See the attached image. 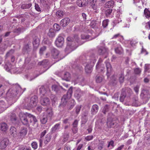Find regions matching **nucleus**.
Segmentation results:
<instances>
[{"mask_svg": "<svg viewBox=\"0 0 150 150\" xmlns=\"http://www.w3.org/2000/svg\"><path fill=\"white\" fill-rule=\"evenodd\" d=\"M10 133L12 136L13 137H15L17 134V132L16 131V129L13 127H11L10 129Z\"/></svg>", "mask_w": 150, "mask_h": 150, "instance_id": "c756f323", "label": "nucleus"}, {"mask_svg": "<svg viewBox=\"0 0 150 150\" xmlns=\"http://www.w3.org/2000/svg\"><path fill=\"white\" fill-rule=\"evenodd\" d=\"M72 130L74 134H76L77 133L78 130L77 127H72Z\"/></svg>", "mask_w": 150, "mask_h": 150, "instance_id": "774afa93", "label": "nucleus"}, {"mask_svg": "<svg viewBox=\"0 0 150 150\" xmlns=\"http://www.w3.org/2000/svg\"><path fill=\"white\" fill-rule=\"evenodd\" d=\"M28 113H23L22 112L20 113L19 116L20 119L23 124L24 125H27L28 124V121L27 119Z\"/></svg>", "mask_w": 150, "mask_h": 150, "instance_id": "39448f33", "label": "nucleus"}, {"mask_svg": "<svg viewBox=\"0 0 150 150\" xmlns=\"http://www.w3.org/2000/svg\"><path fill=\"white\" fill-rule=\"evenodd\" d=\"M72 67L73 68H74L76 69H78L79 70L81 71L82 69V68L81 66H78V65L75 64H73Z\"/></svg>", "mask_w": 150, "mask_h": 150, "instance_id": "603ef678", "label": "nucleus"}, {"mask_svg": "<svg viewBox=\"0 0 150 150\" xmlns=\"http://www.w3.org/2000/svg\"><path fill=\"white\" fill-rule=\"evenodd\" d=\"M32 6V4H23L21 6V8L23 9H26L30 8Z\"/></svg>", "mask_w": 150, "mask_h": 150, "instance_id": "4c0bfd02", "label": "nucleus"}, {"mask_svg": "<svg viewBox=\"0 0 150 150\" xmlns=\"http://www.w3.org/2000/svg\"><path fill=\"white\" fill-rule=\"evenodd\" d=\"M88 119L85 115L82 117L81 119V125L85 124L87 121Z\"/></svg>", "mask_w": 150, "mask_h": 150, "instance_id": "58836bf2", "label": "nucleus"}, {"mask_svg": "<svg viewBox=\"0 0 150 150\" xmlns=\"http://www.w3.org/2000/svg\"><path fill=\"white\" fill-rule=\"evenodd\" d=\"M126 96V94L125 92H123L121 93L120 100V102H123L124 101V100Z\"/></svg>", "mask_w": 150, "mask_h": 150, "instance_id": "79ce46f5", "label": "nucleus"}, {"mask_svg": "<svg viewBox=\"0 0 150 150\" xmlns=\"http://www.w3.org/2000/svg\"><path fill=\"white\" fill-rule=\"evenodd\" d=\"M98 58V57L95 56V54H93L90 56H87L86 57V63H89L94 66Z\"/></svg>", "mask_w": 150, "mask_h": 150, "instance_id": "20e7f679", "label": "nucleus"}, {"mask_svg": "<svg viewBox=\"0 0 150 150\" xmlns=\"http://www.w3.org/2000/svg\"><path fill=\"white\" fill-rule=\"evenodd\" d=\"M59 53V51L55 48H52L51 50V53L52 56L54 59L58 58Z\"/></svg>", "mask_w": 150, "mask_h": 150, "instance_id": "f8f14e48", "label": "nucleus"}, {"mask_svg": "<svg viewBox=\"0 0 150 150\" xmlns=\"http://www.w3.org/2000/svg\"><path fill=\"white\" fill-rule=\"evenodd\" d=\"M103 78L100 76H97L96 78V81L97 83H100L102 82Z\"/></svg>", "mask_w": 150, "mask_h": 150, "instance_id": "864d4df0", "label": "nucleus"}, {"mask_svg": "<svg viewBox=\"0 0 150 150\" xmlns=\"http://www.w3.org/2000/svg\"><path fill=\"white\" fill-rule=\"evenodd\" d=\"M81 105H77L75 107V112H76V114H78L79 112L81 110Z\"/></svg>", "mask_w": 150, "mask_h": 150, "instance_id": "8fccbe9b", "label": "nucleus"}, {"mask_svg": "<svg viewBox=\"0 0 150 150\" xmlns=\"http://www.w3.org/2000/svg\"><path fill=\"white\" fill-rule=\"evenodd\" d=\"M41 123L42 124H45L47 121V118L46 116H43L41 117L40 119Z\"/></svg>", "mask_w": 150, "mask_h": 150, "instance_id": "49530a36", "label": "nucleus"}, {"mask_svg": "<svg viewBox=\"0 0 150 150\" xmlns=\"http://www.w3.org/2000/svg\"><path fill=\"white\" fill-rule=\"evenodd\" d=\"M39 90L41 95L42 96H47L49 95L50 92V90L48 87H45L43 86L40 87Z\"/></svg>", "mask_w": 150, "mask_h": 150, "instance_id": "6e6552de", "label": "nucleus"}, {"mask_svg": "<svg viewBox=\"0 0 150 150\" xmlns=\"http://www.w3.org/2000/svg\"><path fill=\"white\" fill-rule=\"evenodd\" d=\"M49 64V62L47 59H45L41 62H39L38 64L40 65H42L44 67H46Z\"/></svg>", "mask_w": 150, "mask_h": 150, "instance_id": "2f4dec72", "label": "nucleus"}, {"mask_svg": "<svg viewBox=\"0 0 150 150\" xmlns=\"http://www.w3.org/2000/svg\"><path fill=\"white\" fill-rule=\"evenodd\" d=\"M11 120L12 121H16V115L14 114H12L11 116Z\"/></svg>", "mask_w": 150, "mask_h": 150, "instance_id": "052dcab7", "label": "nucleus"}, {"mask_svg": "<svg viewBox=\"0 0 150 150\" xmlns=\"http://www.w3.org/2000/svg\"><path fill=\"white\" fill-rule=\"evenodd\" d=\"M60 123H57L51 129V132L52 133H54L57 130L60 128Z\"/></svg>", "mask_w": 150, "mask_h": 150, "instance_id": "cd10ccee", "label": "nucleus"}, {"mask_svg": "<svg viewBox=\"0 0 150 150\" xmlns=\"http://www.w3.org/2000/svg\"><path fill=\"white\" fill-rule=\"evenodd\" d=\"M27 115L28 117L30 118V121L31 122H33L35 124L37 122V120L34 116L29 113Z\"/></svg>", "mask_w": 150, "mask_h": 150, "instance_id": "c85d7f7f", "label": "nucleus"}, {"mask_svg": "<svg viewBox=\"0 0 150 150\" xmlns=\"http://www.w3.org/2000/svg\"><path fill=\"white\" fill-rule=\"evenodd\" d=\"M145 28L146 29L150 30V20L146 23Z\"/></svg>", "mask_w": 150, "mask_h": 150, "instance_id": "338daca9", "label": "nucleus"}, {"mask_svg": "<svg viewBox=\"0 0 150 150\" xmlns=\"http://www.w3.org/2000/svg\"><path fill=\"white\" fill-rule=\"evenodd\" d=\"M54 27L56 31H58L60 30V26L57 23H55L54 24Z\"/></svg>", "mask_w": 150, "mask_h": 150, "instance_id": "13d9d810", "label": "nucleus"}, {"mask_svg": "<svg viewBox=\"0 0 150 150\" xmlns=\"http://www.w3.org/2000/svg\"><path fill=\"white\" fill-rule=\"evenodd\" d=\"M34 50H36L38 47L39 45V40L38 38H34L33 42Z\"/></svg>", "mask_w": 150, "mask_h": 150, "instance_id": "412c9836", "label": "nucleus"}, {"mask_svg": "<svg viewBox=\"0 0 150 150\" xmlns=\"http://www.w3.org/2000/svg\"><path fill=\"white\" fill-rule=\"evenodd\" d=\"M109 21L108 19H106L103 21L102 22V25L103 28H106L107 26Z\"/></svg>", "mask_w": 150, "mask_h": 150, "instance_id": "de8ad7c7", "label": "nucleus"}, {"mask_svg": "<svg viewBox=\"0 0 150 150\" xmlns=\"http://www.w3.org/2000/svg\"><path fill=\"white\" fill-rule=\"evenodd\" d=\"M117 38H120V40H122L123 39V37L122 36L120 35V34L119 33L114 35L113 37L112 38V39H116Z\"/></svg>", "mask_w": 150, "mask_h": 150, "instance_id": "3c124183", "label": "nucleus"}, {"mask_svg": "<svg viewBox=\"0 0 150 150\" xmlns=\"http://www.w3.org/2000/svg\"><path fill=\"white\" fill-rule=\"evenodd\" d=\"M40 101L41 104L43 106H47L50 103L49 99L47 97L43 98L41 97Z\"/></svg>", "mask_w": 150, "mask_h": 150, "instance_id": "4468645a", "label": "nucleus"}, {"mask_svg": "<svg viewBox=\"0 0 150 150\" xmlns=\"http://www.w3.org/2000/svg\"><path fill=\"white\" fill-rule=\"evenodd\" d=\"M112 9L110 8L106 10L105 13V16L107 17H110L112 12Z\"/></svg>", "mask_w": 150, "mask_h": 150, "instance_id": "f704fd0d", "label": "nucleus"}, {"mask_svg": "<svg viewBox=\"0 0 150 150\" xmlns=\"http://www.w3.org/2000/svg\"><path fill=\"white\" fill-rule=\"evenodd\" d=\"M47 132L46 130H45L43 132H42L40 135V138L39 139V142L40 143V146H41L42 145L43 142V139H42V137H43Z\"/></svg>", "mask_w": 150, "mask_h": 150, "instance_id": "bb28decb", "label": "nucleus"}, {"mask_svg": "<svg viewBox=\"0 0 150 150\" xmlns=\"http://www.w3.org/2000/svg\"><path fill=\"white\" fill-rule=\"evenodd\" d=\"M73 40V39L70 37H69L67 38V41L69 42L67 43V47H72L73 46L72 45L73 44V42L72 41Z\"/></svg>", "mask_w": 150, "mask_h": 150, "instance_id": "473e14b6", "label": "nucleus"}, {"mask_svg": "<svg viewBox=\"0 0 150 150\" xmlns=\"http://www.w3.org/2000/svg\"><path fill=\"white\" fill-rule=\"evenodd\" d=\"M91 6L94 10H96L97 7L96 4L97 0H89Z\"/></svg>", "mask_w": 150, "mask_h": 150, "instance_id": "b1692460", "label": "nucleus"}, {"mask_svg": "<svg viewBox=\"0 0 150 150\" xmlns=\"http://www.w3.org/2000/svg\"><path fill=\"white\" fill-rule=\"evenodd\" d=\"M46 48L45 46H43L40 48V53L41 54H43V52L45 51L46 50Z\"/></svg>", "mask_w": 150, "mask_h": 150, "instance_id": "69168bd1", "label": "nucleus"}, {"mask_svg": "<svg viewBox=\"0 0 150 150\" xmlns=\"http://www.w3.org/2000/svg\"><path fill=\"white\" fill-rule=\"evenodd\" d=\"M107 127L108 128H114L117 125V123L114 120H112L110 118L107 119Z\"/></svg>", "mask_w": 150, "mask_h": 150, "instance_id": "9b49d317", "label": "nucleus"}, {"mask_svg": "<svg viewBox=\"0 0 150 150\" xmlns=\"http://www.w3.org/2000/svg\"><path fill=\"white\" fill-rule=\"evenodd\" d=\"M141 72V70L139 68H137L134 69V72L136 74L140 75Z\"/></svg>", "mask_w": 150, "mask_h": 150, "instance_id": "6e6d98bb", "label": "nucleus"}, {"mask_svg": "<svg viewBox=\"0 0 150 150\" xmlns=\"http://www.w3.org/2000/svg\"><path fill=\"white\" fill-rule=\"evenodd\" d=\"M87 64L85 67V71L87 73H90L92 71V68L94 66L89 63H87Z\"/></svg>", "mask_w": 150, "mask_h": 150, "instance_id": "aec40b11", "label": "nucleus"}, {"mask_svg": "<svg viewBox=\"0 0 150 150\" xmlns=\"http://www.w3.org/2000/svg\"><path fill=\"white\" fill-rule=\"evenodd\" d=\"M47 116L51 117L53 113L52 110L51 109H47L46 111Z\"/></svg>", "mask_w": 150, "mask_h": 150, "instance_id": "c03bdc74", "label": "nucleus"}, {"mask_svg": "<svg viewBox=\"0 0 150 150\" xmlns=\"http://www.w3.org/2000/svg\"><path fill=\"white\" fill-rule=\"evenodd\" d=\"M0 129L3 132H6L8 129V126L7 124L5 122H2L0 124Z\"/></svg>", "mask_w": 150, "mask_h": 150, "instance_id": "5701e85b", "label": "nucleus"}, {"mask_svg": "<svg viewBox=\"0 0 150 150\" xmlns=\"http://www.w3.org/2000/svg\"><path fill=\"white\" fill-rule=\"evenodd\" d=\"M64 43V38L61 36H59L55 40L56 45L58 47H62Z\"/></svg>", "mask_w": 150, "mask_h": 150, "instance_id": "9d476101", "label": "nucleus"}, {"mask_svg": "<svg viewBox=\"0 0 150 150\" xmlns=\"http://www.w3.org/2000/svg\"><path fill=\"white\" fill-rule=\"evenodd\" d=\"M61 103L60 105L61 106L65 107L66 105V96H64L62 98Z\"/></svg>", "mask_w": 150, "mask_h": 150, "instance_id": "a18cd8bd", "label": "nucleus"}, {"mask_svg": "<svg viewBox=\"0 0 150 150\" xmlns=\"http://www.w3.org/2000/svg\"><path fill=\"white\" fill-rule=\"evenodd\" d=\"M99 35V34L96 35L95 36L92 35L91 36L86 34H82L81 35V38L82 39H86L88 40H92L96 38Z\"/></svg>", "mask_w": 150, "mask_h": 150, "instance_id": "ddd939ff", "label": "nucleus"}, {"mask_svg": "<svg viewBox=\"0 0 150 150\" xmlns=\"http://www.w3.org/2000/svg\"><path fill=\"white\" fill-rule=\"evenodd\" d=\"M98 52L100 55H105L104 58H105L108 55V50L105 47H100L98 48Z\"/></svg>", "mask_w": 150, "mask_h": 150, "instance_id": "423d86ee", "label": "nucleus"}, {"mask_svg": "<svg viewBox=\"0 0 150 150\" xmlns=\"http://www.w3.org/2000/svg\"><path fill=\"white\" fill-rule=\"evenodd\" d=\"M70 23L69 24V26L71 27L73 26V25L71 22H70V19L69 18H66V25H68L69 23Z\"/></svg>", "mask_w": 150, "mask_h": 150, "instance_id": "680f3d73", "label": "nucleus"}, {"mask_svg": "<svg viewBox=\"0 0 150 150\" xmlns=\"http://www.w3.org/2000/svg\"><path fill=\"white\" fill-rule=\"evenodd\" d=\"M99 109L98 106L96 104L93 105L91 108V113L92 115L96 114L98 112Z\"/></svg>", "mask_w": 150, "mask_h": 150, "instance_id": "4be33fe9", "label": "nucleus"}, {"mask_svg": "<svg viewBox=\"0 0 150 150\" xmlns=\"http://www.w3.org/2000/svg\"><path fill=\"white\" fill-rule=\"evenodd\" d=\"M114 2L112 0H110L106 2L105 5V7L106 8H113Z\"/></svg>", "mask_w": 150, "mask_h": 150, "instance_id": "a878e982", "label": "nucleus"}, {"mask_svg": "<svg viewBox=\"0 0 150 150\" xmlns=\"http://www.w3.org/2000/svg\"><path fill=\"white\" fill-rule=\"evenodd\" d=\"M115 51L116 54L120 55L123 53V50L120 45L116 44V46H115Z\"/></svg>", "mask_w": 150, "mask_h": 150, "instance_id": "dca6fc26", "label": "nucleus"}, {"mask_svg": "<svg viewBox=\"0 0 150 150\" xmlns=\"http://www.w3.org/2000/svg\"><path fill=\"white\" fill-rule=\"evenodd\" d=\"M51 138V135L50 134H47L44 139V143L45 144H47L50 141Z\"/></svg>", "mask_w": 150, "mask_h": 150, "instance_id": "7c9ffc66", "label": "nucleus"}, {"mask_svg": "<svg viewBox=\"0 0 150 150\" xmlns=\"http://www.w3.org/2000/svg\"><path fill=\"white\" fill-rule=\"evenodd\" d=\"M24 147L22 146H18L16 147L13 150H23Z\"/></svg>", "mask_w": 150, "mask_h": 150, "instance_id": "e2e57ef3", "label": "nucleus"}, {"mask_svg": "<svg viewBox=\"0 0 150 150\" xmlns=\"http://www.w3.org/2000/svg\"><path fill=\"white\" fill-rule=\"evenodd\" d=\"M60 24L63 27H65L66 19L65 18H64L61 21Z\"/></svg>", "mask_w": 150, "mask_h": 150, "instance_id": "4d7b16f0", "label": "nucleus"}, {"mask_svg": "<svg viewBox=\"0 0 150 150\" xmlns=\"http://www.w3.org/2000/svg\"><path fill=\"white\" fill-rule=\"evenodd\" d=\"M32 147L35 149H36L38 147V144L36 142H33L31 144Z\"/></svg>", "mask_w": 150, "mask_h": 150, "instance_id": "bf43d9fd", "label": "nucleus"}, {"mask_svg": "<svg viewBox=\"0 0 150 150\" xmlns=\"http://www.w3.org/2000/svg\"><path fill=\"white\" fill-rule=\"evenodd\" d=\"M71 75L68 72H66V81H69L71 79Z\"/></svg>", "mask_w": 150, "mask_h": 150, "instance_id": "0e129e2a", "label": "nucleus"}, {"mask_svg": "<svg viewBox=\"0 0 150 150\" xmlns=\"http://www.w3.org/2000/svg\"><path fill=\"white\" fill-rule=\"evenodd\" d=\"M105 63L107 68L106 75L108 77L110 75V73L112 70L111 66L110 64L108 61H106L105 62Z\"/></svg>", "mask_w": 150, "mask_h": 150, "instance_id": "a211bd4d", "label": "nucleus"}, {"mask_svg": "<svg viewBox=\"0 0 150 150\" xmlns=\"http://www.w3.org/2000/svg\"><path fill=\"white\" fill-rule=\"evenodd\" d=\"M65 14L64 12H63V11L59 10L57 11L56 13V15L57 16H58L59 17H62L63 15H64Z\"/></svg>", "mask_w": 150, "mask_h": 150, "instance_id": "09e8293b", "label": "nucleus"}, {"mask_svg": "<svg viewBox=\"0 0 150 150\" xmlns=\"http://www.w3.org/2000/svg\"><path fill=\"white\" fill-rule=\"evenodd\" d=\"M23 50L27 53L30 52L31 50V42L29 41L27 44H25L24 46Z\"/></svg>", "mask_w": 150, "mask_h": 150, "instance_id": "6ab92c4d", "label": "nucleus"}, {"mask_svg": "<svg viewBox=\"0 0 150 150\" xmlns=\"http://www.w3.org/2000/svg\"><path fill=\"white\" fill-rule=\"evenodd\" d=\"M104 146V142L103 141H101L99 142L98 146V148L99 150H102Z\"/></svg>", "mask_w": 150, "mask_h": 150, "instance_id": "5fc2aeb1", "label": "nucleus"}, {"mask_svg": "<svg viewBox=\"0 0 150 150\" xmlns=\"http://www.w3.org/2000/svg\"><path fill=\"white\" fill-rule=\"evenodd\" d=\"M141 97L142 99H144L146 100H148L150 98V93L149 90L145 89L141 91Z\"/></svg>", "mask_w": 150, "mask_h": 150, "instance_id": "0eeeda50", "label": "nucleus"}, {"mask_svg": "<svg viewBox=\"0 0 150 150\" xmlns=\"http://www.w3.org/2000/svg\"><path fill=\"white\" fill-rule=\"evenodd\" d=\"M144 13L146 18H148L150 17V11L149 9L145 8L144 11Z\"/></svg>", "mask_w": 150, "mask_h": 150, "instance_id": "e433bc0d", "label": "nucleus"}, {"mask_svg": "<svg viewBox=\"0 0 150 150\" xmlns=\"http://www.w3.org/2000/svg\"><path fill=\"white\" fill-rule=\"evenodd\" d=\"M27 132V129L26 128H23L21 129L19 133L18 134V136L21 139H23L26 134Z\"/></svg>", "mask_w": 150, "mask_h": 150, "instance_id": "2eb2a0df", "label": "nucleus"}, {"mask_svg": "<svg viewBox=\"0 0 150 150\" xmlns=\"http://www.w3.org/2000/svg\"><path fill=\"white\" fill-rule=\"evenodd\" d=\"M58 75L62 77L63 80H66V71H61L58 73Z\"/></svg>", "mask_w": 150, "mask_h": 150, "instance_id": "c9c22d12", "label": "nucleus"}, {"mask_svg": "<svg viewBox=\"0 0 150 150\" xmlns=\"http://www.w3.org/2000/svg\"><path fill=\"white\" fill-rule=\"evenodd\" d=\"M109 105H106L103 107L102 112L105 114H106V112L109 110Z\"/></svg>", "mask_w": 150, "mask_h": 150, "instance_id": "37998d69", "label": "nucleus"}, {"mask_svg": "<svg viewBox=\"0 0 150 150\" xmlns=\"http://www.w3.org/2000/svg\"><path fill=\"white\" fill-rule=\"evenodd\" d=\"M25 89L26 88H24L23 90L21 87L18 85L17 87L16 90H12L10 91L11 96L12 97H15L18 94L19 96H20L25 91Z\"/></svg>", "mask_w": 150, "mask_h": 150, "instance_id": "7ed1b4c3", "label": "nucleus"}, {"mask_svg": "<svg viewBox=\"0 0 150 150\" xmlns=\"http://www.w3.org/2000/svg\"><path fill=\"white\" fill-rule=\"evenodd\" d=\"M73 93V87L71 86L68 90L66 94V100L67 99H69V100L67 102V108L68 110H71L75 104L74 100L70 99Z\"/></svg>", "mask_w": 150, "mask_h": 150, "instance_id": "f03ea898", "label": "nucleus"}, {"mask_svg": "<svg viewBox=\"0 0 150 150\" xmlns=\"http://www.w3.org/2000/svg\"><path fill=\"white\" fill-rule=\"evenodd\" d=\"M6 70L8 71H9L11 69L12 65L9 62L6 64L4 66Z\"/></svg>", "mask_w": 150, "mask_h": 150, "instance_id": "a19ab883", "label": "nucleus"}, {"mask_svg": "<svg viewBox=\"0 0 150 150\" xmlns=\"http://www.w3.org/2000/svg\"><path fill=\"white\" fill-rule=\"evenodd\" d=\"M47 35L50 38L54 37L55 35V30L52 28L49 30Z\"/></svg>", "mask_w": 150, "mask_h": 150, "instance_id": "393cba45", "label": "nucleus"}, {"mask_svg": "<svg viewBox=\"0 0 150 150\" xmlns=\"http://www.w3.org/2000/svg\"><path fill=\"white\" fill-rule=\"evenodd\" d=\"M52 90L57 92L59 91L61 89H62V88L61 86H58L56 85H54L52 86Z\"/></svg>", "mask_w": 150, "mask_h": 150, "instance_id": "72a5a7b5", "label": "nucleus"}, {"mask_svg": "<svg viewBox=\"0 0 150 150\" xmlns=\"http://www.w3.org/2000/svg\"><path fill=\"white\" fill-rule=\"evenodd\" d=\"M124 75L123 73H121L119 75V81L120 83H122L124 81Z\"/></svg>", "mask_w": 150, "mask_h": 150, "instance_id": "ea45409f", "label": "nucleus"}, {"mask_svg": "<svg viewBox=\"0 0 150 150\" xmlns=\"http://www.w3.org/2000/svg\"><path fill=\"white\" fill-rule=\"evenodd\" d=\"M38 98L36 96H32L29 100L28 98L24 99V103L25 107L27 108H31L35 107L38 103Z\"/></svg>", "mask_w": 150, "mask_h": 150, "instance_id": "f257e3e1", "label": "nucleus"}, {"mask_svg": "<svg viewBox=\"0 0 150 150\" xmlns=\"http://www.w3.org/2000/svg\"><path fill=\"white\" fill-rule=\"evenodd\" d=\"M9 143V140L7 138H2L0 140V149H3L6 147Z\"/></svg>", "mask_w": 150, "mask_h": 150, "instance_id": "1a4fd4ad", "label": "nucleus"}, {"mask_svg": "<svg viewBox=\"0 0 150 150\" xmlns=\"http://www.w3.org/2000/svg\"><path fill=\"white\" fill-rule=\"evenodd\" d=\"M88 0H78L77 4L80 7H83L88 4Z\"/></svg>", "mask_w": 150, "mask_h": 150, "instance_id": "f3484780", "label": "nucleus"}]
</instances>
